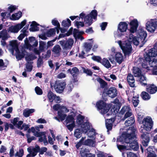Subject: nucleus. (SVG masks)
I'll use <instances>...</instances> for the list:
<instances>
[{
    "mask_svg": "<svg viewBox=\"0 0 157 157\" xmlns=\"http://www.w3.org/2000/svg\"><path fill=\"white\" fill-rule=\"evenodd\" d=\"M144 59L142 64V67L151 71L154 75H157V49L155 47L149 50L148 53L144 56Z\"/></svg>",
    "mask_w": 157,
    "mask_h": 157,
    "instance_id": "obj_1",
    "label": "nucleus"
},
{
    "mask_svg": "<svg viewBox=\"0 0 157 157\" xmlns=\"http://www.w3.org/2000/svg\"><path fill=\"white\" fill-rule=\"evenodd\" d=\"M138 37L134 36L131 34L128 38V42L133 43L135 45H137L140 44V47H142L145 43V40L147 36L146 32L142 29H140L137 34Z\"/></svg>",
    "mask_w": 157,
    "mask_h": 157,
    "instance_id": "obj_2",
    "label": "nucleus"
},
{
    "mask_svg": "<svg viewBox=\"0 0 157 157\" xmlns=\"http://www.w3.org/2000/svg\"><path fill=\"white\" fill-rule=\"evenodd\" d=\"M128 129V149L137 151L139 146L136 135V130L133 126Z\"/></svg>",
    "mask_w": 157,
    "mask_h": 157,
    "instance_id": "obj_3",
    "label": "nucleus"
},
{
    "mask_svg": "<svg viewBox=\"0 0 157 157\" xmlns=\"http://www.w3.org/2000/svg\"><path fill=\"white\" fill-rule=\"evenodd\" d=\"M141 124H142V125L140 129V132H149L153 126V121L151 117L147 116L143 119Z\"/></svg>",
    "mask_w": 157,
    "mask_h": 157,
    "instance_id": "obj_4",
    "label": "nucleus"
},
{
    "mask_svg": "<svg viewBox=\"0 0 157 157\" xmlns=\"http://www.w3.org/2000/svg\"><path fill=\"white\" fill-rule=\"evenodd\" d=\"M117 94V90L115 87H111L109 89L104 88L102 93V98L104 101L107 100V96L113 98Z\"/></svg>",
    "mask_w": 157,
    "mask_h": 157,
    "instance_id": "obj_5",
    "label": "nucleus"
},
{
    "mask_svg": "<svg viewBox=\"0 0 157 157\" xmlns=\"http://www.w3.org/2000/svg\"><path fill=\"white\" fill-rule=\"evenodd\" d=\"M96 106L98 109L101 110V112L103 114L107 113L111 107L110 105L107 104L101 100L97 102Z\"/></svg>",
    "mask_w": 157,
    "mask_h": 157,
    "instance_id": "obj_6",
    "label": "nucleus"
},
{
    "mask_svg": "<svg viewBox=\"0 0 157 157\" xmlns=\"http://www.w3.org/2000/svg\"><path fill=\"white\" fill-rule=\"evenodd\" d=\"M97 11L96 10H92L90 13L86 15L85 19V23L87 27L90 26L93 23V20L96 19L97 16Z\"/></svg>",
    "mask_w": 157,
    "mask_h": 157,
    "instance_id": "obj_7",
    "label": "nucleus"
},
{
    "mask_svg": "<svg viewBox=\"0 0 157 157\" xmlns=\"http://www.w3.org/2000/svg\"><path fill=\"white\" fill-rule=\"evenodd\" d=\"M146 29L151 33L154 32L157 29V19H151L146 23Z\"/></svg>",
    "mask_w": 157,
    "mask_h": 157,
    "instance_id": "obj_8",
    "label": "nucleus"
},
{
    "mask_svg": "<svg viewBox=\"0 0 157 157\" xmlns=\"http://www.w3.org/2000/svg\"><path fill=\"white\" fill-rule=\"evenodd\" d=\"M83 125L82 130L80 129H76L75 130L74 132V136L77 139L79 138L82 136V132H84L86 133L88 131L89 129L90 128V124L89 122H86L82 125Z\"/></svg>",
    "mask_w": 157,
    "mask_h": 157,
    "instance_id": "obj_9",
    "label": "nucleus"
},
{
    "mask_svg": "<svg viewBox=\"0 0 157 157\" xmlns=\"http://www.w3.org/2000/svg\"><path fill=\"white\" fill-rule=\"evenodd\" d=\"M59 43L64 50L71 49L74 43V40L72 39L69 38L67 40H62L59 41Z\"/></svg>",
    "mask_w": 157,
    "mask_h": 157,
    "instance_id": "obj_10",
    "label": "nucleus"
},
{
    "mask_svg": "<svg viewBox=\"0 0 157 157\" xmlns=\"http://www.w3.org/2000/svg\"><path fill=\"white\" fill-rule=\"evenodd\" d=\"M66 86V82L63 81H56L54 86L56 91L58 93H61L63 92Z\"/></svg>",
    "mask_w": 157,
    "mask_h": 157,
    "instance_id": "obj_11",
    "label": "nucleus"
},
{
    "mask_svg": "<svg viewBox=\"0 0 157 157\" xmlns=\"http://www.w3.org/2000/svg\"><path fill=\"white\" fill-rule=\"evenodd\" d=\"M67 73H69L72 75L73 82H76L78 81V76L79 74V70L77 67H74L72 69H69L67 71Z\"/></svg>",
    "mask_w": 157,
    "mask_h": 157,
    "instance_id": "obj_12",
    "label": "nucleus"
},
{
    "mask_svg": "<svg viewBox=\"0 0 157 157\" xmlns=\"http://www.w3.org/2000/svg\"><path fill=\"white\" fill-rule=\"evenodd\" d=\"M129 32L132 33L136 32L139 26V22L137 19H134L130 21L129 23Z\"/></svg>",
    "mask_w": 157,
    "mask_h": 157,
    "instance_id": "obj_13",
    "label": "nucleus"
},
{
    "mask_svg": "<svg viewBox=\"0 0 157 157\" xmlns=\"http://www.w3.org/2000/svg\"><path fill=\"white\" fill-rule=\"evenodd\" d=\"M125 129V131H123L121 135L117 137V142H120L121 144H128V128Z\"/></svg>",
    "mask_w": 157,
    "mask_h": 157,
    "instance_id": "obj_14",
    "label": "nucleus"
},
{
    "mask_svg": "<svg viewBox=\"0 0 157 157\" xmlns=\"http://www.w3.org/2000/svg\"><path fill=\"white\" fill-rule=\"evenodd\" d=\"M135 121L134 117L132 113V111L128 107V127L130 126L128 128V129L130 128L131 129L132 126H133L136 129L134 125Z\"/></svg>",
    "mask_w": 157,
    "mask_h": 157,
    "instance_id": "obj_15",
    "label": "nucleus"
},
{
    "mask_svg": "<svg viewBox=\"0 0 157 157\" xmlns=\"http://www.w3.org/2000/svg\"><path fill=\"white\" fill-rule=\"evenodd\" d=\"M144 131V132H140L142 133L141 137L142 140V143L144 146L147 147L150 141L149 134Z\"/></svg>",
    "mask_w": 157,
    "mask_h": 157,
    "instance_id": "obj_16",
    "label": "nucleus"
},
{
    "mask_svg": "<svg viewBox=\"0 0 157 157\" xmlns=\"http://www.w3.org/2000/svg\"><path fill=\"white\" fill-rule=\"evenodd\" d=\"M51 51L54 57H58L60 55L62 48L59 45L56 44L52 49Z\"/></svg>",
    "mask_w": 157,
    "mask_h": 157,
    "instance_id": "obj_17",
    "label": "nucleus"
},
{
    "mask_svg": "<svg viewBox=\"0 0 157 157\" xmlns=\"http://www.w3.org/2000/svg\"><path fill=\"white\" fill-rule=\"evenodd\" d=\"M128 28V25L125 22H121L118 25L117 31L118 32H121L120 36L124 35L122 33L126 32Z\"/></svg>",
    "mask_w": 157,
    "mask_h": 157,
    "instance_id": "obj_18",
    "label": "nucleus"
},
{
    "mask_svg": "<svg viewBox=\"0 0 157 157\" xmlns=\"http://www.w3.org/2000/svg\"><path fill=\"white\" fill-rule=\"evenodd\" d=\"M118 43L124 53L125 56L128 55V42L125 41V43H122L121 40H119Z\"/></svg>",
    "mask_w": 157,
    "mask_h": 157,
    "instance_id": "obj_19",
    "label": "nucleus"
},
{
    "mask_svg": "<svg viewBox=\"0 0 157 157\" xmlns=\"http://www.w3.org/2000/svg\"><path fill=\"white\" fill-rule=\"evenodd\" d=\"M16 53L15 56L16 59L18 61L21 60L24 58L25 55V53L26 51L25 50H22L21 52L19 49L15 50Z\"/></svg>",
    "mask_w": 157,
    "mask_h": 157,
    "instance_id": "obj_20",
    "label": "nucleus"
},
{
    "mask_svg": "<svg viewBox=\"0 0 157 157\" xmlns=\"http://www.w3.org/2000/svg\"><path fill=\"white\" fill-rule=\"evenodd\" d=\"M126 106L123 107L119 113V116L121 117V121H124L126 119L128 118V111L126 112L124 117H123L122 118L121 116V115H123L125 113V112L126 111Z\"/></svg>",
    "mask_w": 157,
    "mask_h": 157,
    "instance_id": "obj_21",
    "label": "nucleus"
},
{
    "mask_svg": "<svg viewBox=\"0 0 157 157\" xmlns=\"http://www.w3.org/2000/svg\"><path fill=\"white\" fill-rule=\"evenodd\" d=\"M30 125L29 124H26V123H23V121H19L18 124V128L21 130H22L24 128V131H26L29 128Z\"/></svg>",
    "mask_w": 157,
    "mask_h": 157,
    "instance_id": "obj_22",
    "label": "nucleus"
},
{
    "mask_svg": "<svg viewBox=\"0 0 157 157\" xmlns=\"http://www.w3.org/2000/svg\"><path fill=\"white\" fill-rule=\"evenodd\" d=\"M147 91L151 94L155 93L157 91V87L154 85H149L147 86Z\"/></svg>",
    "mask_w": 157,
    "mask_h": 157,
    "instance_id": "obj_23",
    "label": "nucleus"
},
{
    "mask_svg": "<svg viewBox=\"0 0 157 157\" xmlns=\"http://www.w3.org/2000/svg\"><path fill=\"white\" fill-rule=\"evenodd\" d=\"M115 60L119 64H121L123 61L122 54L119 52H117L115 55Z\"/></svg>",
    "mask_w": 157,
    "mask_h": 157,
    "instance_id": "obj_24",
    "label": "nucleus"
},
{
    "mask_svg": "<svg viewBox=\"0 0 157 157\" xmlns=\"http://www.w3.org/2000/svg\"><path fill=\"white\" fill-rule=\"evenodd\" d=\"M39 25L37 24L36 21H33L30 25L31 27L29 28V30L31 32H35L39 31V29L37 26Z\"/></svg>",
    "mask_w": 157,
    "mask_h": 157,
    "instance_id": "obj_25",
    "label": "nucleus"
},
{
    "mask_svg": "<svg viewBox=\"0 0 157 157\" xmlns=\"http://www.w3.org/2000/svg\"><path fill=\"white\" fill-rule=\"evenodd\" d=\"M135 80L132 75L131 74H128V84L132 87H135Z\"/></svg>",
    "mask_w": 157,
    "mask_h": 157,
    "instance_id": "obj_26",
    "label": "nucleus"
},
{
    "mask_svg": "<svg viewBox=\"0 0 157 157\" xmlns=\"http://www.w3.org/2000/svg\"><path fill=\"white\" fill-rule=\"evenodd\" d=\"M39 49L42 52L45 51V50H47V45L46 42L43 41H40L39 42Z\"/></svg>",
    "mask_w": 157,
    "mask_h": 157,
    "instance_id": "obj_27",
    "label": "nucleus"
},
{
    "mask_svg": "<svg viewBox=\"0 0 157 157\" xmlns=\"http://www.w3.org/2000/svg\"><path fill=\"white\" fill-rule=\"evenodd\" d=\"M148 155L147 157H156V155L153 151V147H150L147 149Z\"/></svg>",
    "mask_w": 157,
    "mask_h": 157,
    "instance_id": "obj_28",
    "label": "nucleus"
},
{
    "mask_svg": "<svg viewBox=\"0 0 157 157\" xmlns=\"http://www.w3.org/2000/svg\"><path fill=\"white\" fill-rule=\"evenodd\" d=\"M138 77V80L142 85L145 86L147 85L146 78L144 75L141 74Z\"/></svg>",
    "mask_w": 157,
    "mask_h": 157,
    "instance_id": "obj_29",
    "label": "nucleus"
},
{
    "mask_svg": "<svg viewBox=\"0 0 157 157\" xmlns=\"http://www.w3.org/2000/svg\"><path fill=\"white\" fill-rule=\"evenodd\" d=\"M35 109H26L24 110L23 112V115L25 117H28L29 116L30 114L34 113L35 112Z\"/></svg>",
    "mask_w": 157,
    "mask_h": 157,
    "instance_id": "obj_30",
    "label": "nucleus"
},
{
    "mask_svg": "<svg viewBox=\"0 0 157 157\" xmlns=\"http://www.w3.org/2000/svg\"><path fill=\"white\" fill-rule=\"evenodd\" d=\"M98 82L100 84L101 87L102 88H104L107 85V83L101 78L98 77L96 78Z\"/></svg>",
    "mask_w": 157,
    "mask_h": 157,
    "instance_id": "obj_31",
    "label": "nucleus"
},
{
    "mask_svg": "<svg viewBox=\"0 0 157 157\" xmlns=\"http://www.w3.org/2000/svg\"><path fill=\"white\" fill-rule=\"evenodd\" d=\"M29 40L30 43L32 45L31 47H36L38 44V42L37 40H36L35 37L31 36L29 37Z\"/></svg>",
    "mask_w": 157,
    "mask_h": 157,
    "instance_id": "obj_32",
    "label": "nucleus"
},
{
    "mask_svg": "<svg viewBox=\"0 0 157 157\" xmlns=\"http://www.w3.org/2000/svg\"><path fill=\"white\" fill-rule=\"evenodd\" d=\"M47 97L49 101L50 102H52L53 100L55 99L56 96L51 91L49 90L48 93Z\"/></svg>",
    "mask_w": 157,
    "mask_h": 157,
    "instance_id": "obj_33",
    "label": "nucleus"
},
{
    "mask_svg": "<svg viewBox=\"0 0 157 157\" xmlns=\"http://www.w3.org/2000/svg\"><path fill=\"white\" fill-rule=\"evenodd\" d=\"M90 150L85 147H82L81 149L80 153L82 157H85L88 154H89Z\"/></svg>",
    "mask_w": 157,
    "mask_h": 157,
    "instance_id": "obj_34",
    "label": "nucleus"
},
{
    "mask_svg": "<svg viewBox=\"0 0 157 157\" xmlns=\"http://www.w3.org/2000/svg\"><path fill=\"white\" fill-rule=\"evenodd\" d=\"M0 38L2 37V40H5L8 38V33L6 29H3L0 32Z\"/></svg>",
    "mask_w": 157,
    "mask_h": 157,
    "instance_id": "obj_35",
    "label": "nucleus"
},
{
    "mask_svg": "<svg viewBox=\"0 0 157 157\" xmlns=\"http://www.w3.org/2000/svg\"><path fill=\"white\" fill-rule=\"evenodd\" d=\"M101 63L107 68L111 67V66L109 61L105 58H104L102 59Z\"/></svg>",
    "mask_w": 157,
    "mask_h": 157,
    "instance_id": "obj_36",
    "label": "nucleus"
},
{
    "mask_svg": "<svg viewBox=\"0 0 157 157\" xmlns=\"http://www.w3.org/2000/svg\"><path fill=\"white\" fill-rule=\"evenodd\" d=\"M71 25V21L68 18H67L66 20H63L62 23V25L64 27L68 28Z\"/></svg>",
    "mask_w": 157,
    "mask_h": 157,
    "instance_id": "obj_37",
    "label": "nucleus"
},
{
    "mask_svg": "<svg viewBox=\"0 0 157 157\" xmlns=\"http://www.w3.org/2000/svg\"><path fill=\"white\" fill-rule=\"evenodd\" d=\"M40 150V147L37 145H36L35 147L32 149V153L33 156H35L36 155L38 152H39Z\"/></svg>",
    "mask_w": 157,
    "mask_h": 157,
    "instance_id": "obj_38",
    "label": "nucleus"
},
{
    "mask_svg": "<svg viewBox=\"0 0 157 157\" xmlns=\"http://www.w3.org/2000/svg\"><path fill=\"white\" fill-rule=\"evenodd\" d=\"M20 29L18 27L17 25L14 26H11L9 28L8 31V32L10 31L11 33H17Z\"/></svg>",
    "mask_w": 157,
    "mask_h": 157,
    "instance_id": "obj_39",
    "label": "nucleus"
},
{
    "mask_svg": "<svg viewBox=\"0 0 157 157\" xmlns=\"http://www.w3.org/2000/svg\"><path fill=\"white\" fill-rule=\"evenodd\" d=\"M22 16V12L21 11H19L18 13H16V14H12V18L11 19L13 20H18Z\"/></svg>",
    "mask_w": 157,
    "mask_h": 157,
    "instance_id": "obj_40",
    "label": "nucleus"
},
{
    "mask_svg": "<svg viewBox=\"0 0 157 157\" xmlns=\"http://www.w3.org/2000/svg\"><path fill=\"white\" fill-rule=\"evenodd\" d=\"M121 105L119 104V105H114L111 109V111L116 113H117L121 108Z\"/></svg>",
    "mask_w": 157,
    "mask_h": 157,
    "instance_id": "obj_41",
    "label": "nucleus"
},
{
    "mask_svg": "<svg viewBox=\"0 0 157 157\" xmlns=\"http://www.w3.org/2000/svg\"><path fill=\"white\" fill-rule=\"evenodd\" d=\"M133 73L136 77H139L141 75L140 70L138 67H134L133 69Z\"/></svg>",
    "mask_w": 157,
    "mask_h": 157,
    "instance_id": "obj_42",
    "label": "nucleus"
},
{
    "mask_svg": "<svg viewBox=\"0 0 157 157\" xmlns=\"http://www.w3.org/2000/svg\"><path fill=\"white\" fill-rule=\"evenodd\" d=\"M84 119V117L83 116H82L81 114H79L77 116L76 121L78 124L79 125H82L83 126L82 124L83 122V120Z\"/></svg>",
    "mask_w": 157,
    "mask_h": 157,
    "instance_id": "obj_43",
    "label": "nucleus"
},
{
    "mask_svg": "<svg viewBox=\"0 0 157 157\" xmlns=\"http://www.w3.org/2000/svg\"><path fill=\"white\" fill-rule=\"evenodd\" d=\"M10 45L12 47V48L15 49L17 50L19 49L18 45L17 43V40H13L10 41Z\"/></svg>",
    "mask_w": 157,
    "mask_h": 157,
    "instance_id": "obj_44",
    "label": "nucleus"
},
{
    "mask_svg": "<svg viewBox=\"0 0 157 157\" xmlns=\"http://www.w3.org/2000/svg\"><path fill=\"white\" fill-rule=\"evenodd\" d=\"M139 95L137 94L135 96H134L132 98V102L134 107H136L137 106L139 103V100L138 99Z\"/></svg>",
    "mask_w": 157,
    "mask_h": 157,
    "instance_id": "obj_45",
    "label": "nucleus"
},
{
    "mask_svg": "<svg viewBox=\"0 0 157 157\" xmlns=\"http://www.w3.org/2000/svg\"><path fill=\"white\" fill-rule=\"evenodd\" d=\"M141 96L142 99L144 100H147L151 98L149 95L146 92L143 91L141 94Z\"/></svg>",
    "mask_w": 157,
    "mask_h": 157,
    "instance_id": "obj_46",
    "label": "nucleus"
},
{
    "mask_svg": "<svg viewBox=\"0 0 157 157\" xmlns=\"http://www.w3.org/2000/svg\"><path fill=\"white\" fill-rule=\"evenodd\" d=\"M56 30L55 29H50L46 33V35L48 37L54 36L56 34Z\"/></svg>",
    "mask_w": 157,
    "mask_h": 157,
    "instance_id": "obj_47",
    "label": "nucleus"
},
{
    "mask_svg": "<svg viewBox=\"0 0 157 157\" xmlns=\"http://www.w3.org/2000/svg\"><path fill=\"white\" fill-rule=\"evenodd\" d=\"M62 110H60L58 111V115L59 118L60 119L61 121L64 120L66 117V115L63 113Z\"/></svg>",
    "mask_w": 157,
    "mask_h": 157,
    "instance_id": "obj_48",
    "label": "nucleus"
},
{
    "mask_svg": "<svg viewBox=\"0 0 157 157\" xmlns=\"http://www.w3.org/2000/svg\"><path fill=\"white\" fill-rule=\"evenodd\" d=\"M83 144L86 146L93 147V144H94V142L92 140L87 139V140H85Z\"/></svg>",
    "mask_w": 157,
    "mask_h": 157,
    "instance_id": "obj_49",
    "label": "nucleus"
},
{
    "mask_svg": "<svg viewBox=\"0 0 157 157\" xmlns=\"http://www.w3.org/2000/svg\"><path fill=\"white\" fill-rule=\"evenodd\" d=\"M33 63V62L28 61L26 65V68L27 71L29 72L31 71L33 69V66L32 64Z\"/></svg>",
    "mask_w": 157,
    "mask_h": 157,
    "instance_id": "obj_50",
    "label": "nucleus"
},
{
    "mask_svg": "<svg viewBox=\"0 0 157 157\" xmlns=\"http://www.w3.org/2000/svg\"><path fill=\"white\" fill-rule=\"evenodd\" d=\"M84 46L86 51V52H89L90 51L92 48V45L91 43L85 42L84 43Z\"/></svg>",
    "mask_w": 157,
    "mask_h": 157,
    "instance_id": "obj_51",
    "label": "nucleus"
},
{
    "mask_svg": "<svg viewBox=\"0 0 157 157\" xmlns=\"http://www.w3.org/2000/svg\"><path fill=\"white\" fill-rule=\"evenodd\" d=\"M83 72V73L86 74L87 75L91 76L92 75L93 72L91 70L88 68H86L84 67H82Z\"/></svg>",
    "mask_w": 157,
    "mask_h": 157,
    "instance_id": "obj_52",
    "label": "nucleus"
},
{
    "mask_svg": "<svg viewBox=\"0 0 157 157\" xmlns=\"http://www.w3.org/2000/svg\"><path fill=\"white\" fill-rule=\"evenodd\" d=\"M74 118L72 115H69L67 117L66 120V121L67 123H68L71 122H73V121H74Z\"/></svg>",
    "mask_w": 157,
    "mask_h": 157,
    "instance_id": "obj_53",
    "label": "nucleus"
},
{
    "mask_svg": "<svg viewBox=\"0 0 157 157\" xmlns=\"http://www.w3.org/2000/svg\"><path fill=\"white\" fill-rule=\"evenodd\" d=\"M57 38L56 37L52 40L48 41L47 43V49L52 47L54 45L53 43L57 39Z\"/></svg>",
    "mask_w": 157,
    "mask_h": 157,
    "instance_id": "obj_54",
    "label": "nucleus"
},
{
    "mask_svg": "<svg viewBox=\"0 0 157 157\" xmlns=\"http://www.w3.org/2000/svg\"><path fill=\"white\" fill-rule=\"evenodd\" d=\"M19 120V118L18 117H16L14 118L13 120H12L11 121V122L12 124H13L15 125V126L18 128V123L17 122H18V121Z\"/></svg>",
    "mask_w": 157,
    "mask_h": 157,
    "instance_id": "obj_55",
    "label": "nucleus"
},
{
    "mask_svg": "<svg viewBox=\"0 0 157 157\" xmlns=\"http://www.w3.org/2000/svg\"><path fill=\"white\" fill-rule=\"evenodd\" d=\"M92 59L94 61L98 63H101V62L102 59L100 56H94L92 57Z\"/></svg>",
    "mask_w": 157,
    "mask_h": 157,
    "instance_id": "obj_56",
    "label": "nucleus"
},
{
    "mask_svg": "<svg viewBox=\"0 0 157 157\" xmlns=\"http://www.w3.org/2000/svg\"><path fill=\"white\" fill-rule=\"evenodd\" d=\"M26 136L27 138V142L29 143H30L32 140H35L36 139V138L33 136H32L30 137V135L29 134H26Z\"/></svg>",
    "mask_w": 157,
    "mask_h": 157,
    "instance_id": "obj_57",
    "label": "nucleus"
},
{
    "mask_svg": "<svg viewBox=\"0 0 157 157\" xmlns=\"http://www.w3.org/2000/svg\"><path fill=\"white\" fill-rule=\"evenodd\" d=\"M36 94L38 95H41L43 94V91L42 89L39 87L36 86L35 89Z\"/></svg>",
    "mask_w": 157,
    "mask_h": 157,
    "instance_id": "obj_58",
    "label": "nucleus"
},
{
    "mask_svg": "<svg viewBox=\"0 0 157 157\" xmlns=\"http://www.w3.org/2000/svg\"><path fill=\"white\" fill-rule=\"evenodd\" d=\"M75 126V122L73 121L71 124L67 125L66 127L71 132L72 131L73 128Z\"/></svg>",
    "mask_w": 157,
    "mask_h": 157,
    "instance_id": "obj_59",
    "label": "nucleus"
},
{
    "mask_svg": "<svg viewBox=\"0 0 157 157\" xmlns=\"http://www.w3.org/2000/svg\"><path fill=\"white\" fill-rule=\"evenodd\" d=\"M37 67H40L42 64L43 63L42 58H41L40 56H39V58L37 61Z\"/></svg>",
    "mask_w": 157,
    "mask_h": 157,
    "instance_id": "obj_60",
    "label": "nucleus"
},
{
    "mask_svg": "<svg viewBox=\"0 0 157 157\" xmlns=\"http://www.w3.org/2000/svg\"><path fill=\"white\" fill-rule=\"evenodd\" d=\"M37 57L33 56L32 55H29L25 57V59L27 61H29L33 60L35 59H36Z\"/></svg>",
    "mask_w": 157,
    "mask_h": 157,
    "instance_id": "obj_61",
    "label": "nucleus"
},
{
    "mask_svg": "<svg viewBox=\"0 0 157 157\" xmlns=\"http://www.w3.org/2000/svg\"><path fill=\"white\" fill-rule=\"evenodd\" d=\"M105 125L107 131L111 130L112 128L113 124L112 123H108L107 121L105 122Z\"/></svg>",
    "mask_w": 157,
    "mask_h": 157,
    "instance_id": "obj_62",
    "label": "nucleus"
},
{
    "mask_svg": "<svg viewBox=\"0 0 157 157\" xmlns=\"http://www.w3.org/2000/svg\"><path fill=\"white\" fill-rule=\"evenodd\" d=\"M143 115L141 113H139L138 114L137 118L138 121L139 123L140 124H141V122H142V120L143 119Z\"/></svg>",
    "mask_w": 157,
    "mask_h": 157,
    "instance_id": "obj_63",
    "label": "nucleus"
},
{
    "mask_svg": "<svg viewBox=\"0 0 157 157\" xmlns=\"http://www.w3.org/2000/svg\"><path fill=\"white\" fill-rule=\"evenodd\" d=\"M24 155V150L23 149H21L19 150V153L17 152L15 154V155L18 157H22Z\"/></svg>",
    "mask_w": 157,
    "mask_h": 157,
    "instance_id": "obj_64",
    "label": "nucleus"
}]
</instances>
